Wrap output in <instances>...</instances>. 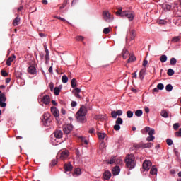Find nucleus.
<instances>
[{
  "mask_svg": "<svg viewBox=\"0 0 181 181\" xmlns=\"http://www.w3.org/2000/svg\"><path fill=\"white\" fill-rule=\"evenodd\" d=\"M170 63L171 66H175V64H176V63H177V60H176L175 58H171Z\"/></svg>",
  "mask_w": 181,
  "mask_h": 181,
  "instance_id": "37998d69",
  "label": "nucleus"
},
{
  "mask_svg": "<svg viewBox=\"0 0 181 181\" xmlns=\"http://www.w3.org/2000/svg\"><path fill=\"white\" fill-rule=\"evenodd\" d=\"M87 107L82 106L76 115V119L78 122L84 123L87 121Z\"/></svg>",
  "mask_w": 181,
  "mask_h": 181,
  "instance_id": "f03ea898",
  "label": "nucleus"
},
{
  "mask_svg": "<svg viewBox=\"0 0 181 181\" xmlns=\"http://www.w3.org/2000/svg\"><path fill=\"white\" fill-rule=\"evenodd\" d=\"M64 168L65 172H71V170H73V165H71V163H68L64 164Z\"/></svg>",
  "mask_w": 181,
  "mask_h": 181,
  "instance_id": "ddd939ff",
  "label": "nucleus"
},
{
  "mask_svg": "<svg viewBox=\"0 0 181 181\" xmlns=\"http://www.w3.org/2000/svg\"><path fill=\"white\" fill-rule=\"evenodd\" d=\"M148 135L153 136V135H155V129H151L149 132H148Z\"/></svg>",
  "mask_w": 181,
  "mask_h": 181,
  "instance_id": "6e6d98bb",
  "label": "nucleus"
},
{
  "mask_svg": "<svg viewBox=\"0 0 181 181\" xmlns=\"http://www.w3.org/2000/svg\"><path fill=\"white\" fill-rule=\"evenodd\" d=\"M117 157H112L110 161H107V163L112 165V163H117Z\"/></svg>",
  "mask_w": 181,
  "mask_h": 181,
  "instance_id": "7c9ffc66",
  "label": "nucleus"
},
{
  "mask_svg": "<svg viewBox=\"0 0 181 181\" xmlns=\"http://www.w3.org/2000/svg\"><path fill=\"white\" fill-rule=\"evenodd\" d=\"M81 91V89H80L78 88H76L73 90V93L74 94L75 97H76L77 98H81V96H80Z\"/></svg>",
  "mask_w": 181,
  "mask_h": 181,
  "instance_id": "f3484780",
  "label": "nucleus"
},
{
  "mask_svg": "<svg viewBox=\"0 0 181 181\" xmlns=\"http://www.w3.org/2000/svg\"><path fill=\"white\" fill-rule=\"evenodd\" d=\"M175 136H177L178 138L181 137V128L179 129V131L175 132Z\"/></svg>",
  "mask_w": 181,
  "mask_h": 181,
  "instance_id": "4d7b16f0",
  "label": "nucleus"
},
{
  "mask_svg": "<svg viewBox=\"0 0 181 181\" xmlns=\"http://www.w3.org/2000/svg\"><path fill=\"white\" fill-rule=\"evenodd\" d=\"M168 76H173L175 74V71L172 69H169L167 72Z\"/></svg>",
  "mask_w": 181,
  "mask_h": 181,
  "instance_id": "c03bdc74",
  "label": "nucleus"
},
{
  "mask_svg": "<svg viewBox=\"0 0 181 181\" xmlns=\"http://www.w3.org/2000/svg\"><path fill=\"white\" fill-rule=\"evenodd\" d=\"M100 151H102V152H104L105 151V143L101 142L99 146Z\"/></svg>",
  "mask_w": 181,
  "mask_h": 181,
  "instance_id": "bb28decb",
  "label": "nucleus"
},
{
  "mask_svg": "<svg viewBox=\"0 0 181 181\" xmlns=\"http://www.w3.org/2000/svg\"><path fill=\"white\" fill-rule=\"evenodd\" d=\"M111 115L112 117V118H117V115H118L119 117H121V115H122V110H119L117 111L115 110H112L111 112Z\"/></svg>",
  "mask_w": 181,
  "mask_h": 181,
  "instance_id": "9d476101",
  "label": "nucleus"
},
{
  "mask_svg": "<svg viewBox=\"0 0 181 181\" xmlns=\"http://www.w3.org/2000/svg\"><path fill=\"white\" fill-rule=\"evenodd\" d=\"M136 36V30H130L129 34V39L130 41L134 40L135 39V37Z\"/></svg>",
  "mask_w": 181,
  "mask_h": 181,
  "instance_id": "f8f14e48",
  "label": "nucleus"
},
{
  "mask_svg": "<svg viewBox=\"0 0 181 181\" xmlns=\"http://www.w3.org/2000/svg\"><path fill=\"white\" fill-rule=\"evenodd\" d=\"M60 90H62L61 87H55L54 89V94L59 95V94H60Z\"/></svg>",
  "mask_w": 181,
  "mask_h": 181,
  "instance_id": "c85d7f7f",
  "label": "nucleus"
},
{
  "mask_svg": "<svg viewBox=\"0 0 181 181\" xmlns=\"http://www.w3.org/2000/svg\"><path fill=\"white\" fill-rule=\"evenodd\" d=\"M179 40H180V37L175 36L172 39L171 42H173V43H177V42H179Z\"/></svg>",
  "mask_w": 181,
  "mask_h": 181,
  "instance_id": "e433bc0d",
  "label": "nucleus"
},
{
  "mask_svg": "<svg viewBox=\"0 0 181 181\" xmlns=\"http://www.w3.org/2000/svg\"><path fill=\"white\" fill-rule=\"evenodd\" d=\"M146 72V69H143L139 72V78L140 80H144V77H145V73Z\"/></svg>",
  "mask_w": 181,
  "mask_h": 181,
  "instance_id": "412c9836",
  "label": "nucleus"
},
{
  "mask_svg": "<svg viewBox=\"0 0 181 181\" xmlns=\"http://www.w3.org/2000/svg\"><path fill=\"white\" fill-rule=\"evenodd\" d=\"M103 18L105 21V22H107L110 23V22L112 21V16H111V13H110V11H103Z\"/></svg>",
  "mask_w": 181,
  "mask_h": 181,
  "instance_id": "39448f33",
  "label": "nucleus"
},
{
  "mask_svg": "<svg viewBox=\"0 0 181 181\" xmlns=\"http://www.w3.org/2000/svg\"><path fill=\"white\" fill-rule=\"evenodd\" d=\"M115 14L117 16H121V18L126 17L129 19V21H134V18H135V13L133 11H122V7H119L118 11H116Z\"/></svg>",
  "mask_w": 181,
  "mask_h": 181,
  "instance_id": "f257e3e1",
  "label": "nucleus"
},
{
  "mask_svg": "<svg viewBox=\"0 0 181 181\" xmlns=\"http://www.w3.org/2000/svg\"><path fill=\"white\" fill-rule=\"evenodd\" d=\"M151 166H152V163L150 160H145L143 163V169L144 170H149Z\"/></svg>",
  "mask_w": 181,
  "mask_h": 181,
  "instance_id": "1a4fd4ad",
  "label": "nucleus"
},
{
  "mask_svg": "<svg viewBox=\"0 0 181 181\" xmlns=\"http://www.w3.org/2000/svg\"><path fill=\"white\" fill-rule=\"evenodd\" d=\"M0 107H1V108H5V107H6V103L0 101Z\"/></svg>",
  "mask_w": 181,
  "mask_h": 181,
  "instance_id": "bf43d9fd",
  "label": "nucleus"
},
{
  "mask_svg": "<svg viewBox=\"0 0 181 181\" xmlns=\"http://www.w3.org/2000/svg\"><path fill=\"white\" fill-rule=\"evenodd\" d=\"M160 60L161 63H165V62L168 61V57L166 55H162L160 57Z\"/></svg>",
  "mask_w": 181,
  "mask_h": 181,
  "instance_id": "72a5a7b5",
  "label": "nucleus"
},
{
  "mask_svg": "<svg viewBox=\"0 0 181 181\" xmlns=\"http://www.w3.org/2000/svg\"><path fill=\"white\" fill-rule=\"evenodd\" d=\"M76 40H78V41H80V40H84V37H83V36H81V35H78V36H77V37H76Z\"/></svg>",
  "mask_w": 181,
  "mask_h": 181,
  "instance_id": "052dcab7",
  "label": "nucleus"
},
{
  "mask_svg": "<svg viewBox=\"0 0 181 181\" xmlns=\"http://www.w3.org/2000/svg\"><path fill=\"white\" fill-rule=\"evenodd\" d=\"M97 135H98L100 141L104 140V138H105V136H107V134L105 133L98 132Z\"/></svg>",
  "mask_w": 181,
  "mask_h": 181,
  "instance_id": "4be33fe9",
  "label": "nucleus"
},
{
  "mask_svg": "<svg viewBox=\"0 0 181 181\" xmlns=\"http://www.w3.org/2000/svg\"><path fill=\"white\" fill-rule=\"evenodd\" d=\"M165 90L167 91H172V90H173V86H172V84H168L166 86H165Z\"/></svg>",
  "mask_w": 181,
  "mask_h": 181,
  "instance_id": "ea45409f",
  "label": "nucleus"
},
{
  "mask_svg": "<svg viewBox=\"0 0 181 181\" xmlns=\"http://www.w3.org/2000/svg\"><path fill=\"white\" fill-rule=\"evenodd\" d=\"M171 8L172 6L169 4H164L163 6V9H164V11H170Z\"/></svg>",
  "mask_w": 181,
  "mask_h": 181,
  "instance_id": "473e14b6",
  "label": "nucleus"
},
{
  "mask_svg": "<svg viewBox=\"0 0 181 181\" xmlns=\"http://www.w3.org/2000/svg\"><path fill=\"white\" fill-rule=\"evenodd\" d=\"M166 142H167V145H168L169 146L173 144V141H172V139H168L166 140Z\"/></svg>",
  "mask_w": 181,
  "mask_h": 181,
  "instance_id": "864d4df0",
  "label": "nucleus"
},
{
  "mask_svg": "<svg viewBox=\"0 0 181 181\" xmlns=\"http://www.w3.org/2000/svg\"><path fill=\"white\" fill-rule=\"evenodd\" d=\"M173 127V129H175V131H177V129H179L178 123H175Z\"/></svg>",
  "mask_w": 181,
  "mask_h": 181,
  "instance_id": "13d9d810",
  "label": "nucleus"
},
{
  "mask_svg": "<svg viewBox=\"0 0 181 181\" xmlns=\"http://www.w3.org/2000/svg\"><path fill=\"white\" fill-rule=\"evenodd\" d=\"M142 114H144L142 110H138L135 112L136 117H142Z\"/></svg>",
  "mask_w": 181,
  "mask_h": 181,
  "instance_id": "2f4dec72",
  "label": "nucleus"
},
{
  "mask_svg": "<svg viewBox=\"0 0 181 181\" xmlns=\"http://www.w3.org/2000/svg\"><path fill=\"white\" fill-rule=\"evenodd\" d=\"M160 115L162 117H163V118H168V111H166L165 110H162L161 111V113H160Z\"/></svg>",
  "mask_w": 181,
  "mask_h": 181,
  "instance_id": "f704fd0d",
  "label": "nucleus"
},
{
  "mask_svg": "<svg viewBox=\"0 0 181 181\" xmlns=\"http://www.w3.org/2000/svg\"><path fill=\"white\" fill-rule=\"evenodd\" d=\"M69 155H70V153L68 151V150H63V151H61L59 158L61 160H66V159L69 158Z\"/></svg>",
  "mask_w": 181,
  "mask_h": 181,
  "instance_id": "6e6552de",
  "label": "nucleus"
},
{
  "mask_svg": "<svg viewBox=\"0 0 181 181\" xmlns=\"http://www.w3.org/2000/svg\"><path fill=\"white\" fill-rule=\"evenodd\" d=\"M110 32H111V30H110V28H105L103 29V33L105 35H108V33H110Z\"/></svg>",
  "mask_w": 181,
  "mask_h": 181,
  "instance_id": "de8ad7c7",
  "label": "nucleus"
},
{
  "mask_svg": "<svg viewBox=\"0 0 181 181\" xmlns=\"http://www.w3.org/2000/svg\"><path fill=\"white\" fill-rule=\"evenodd\" d=\"M62 83H67V81H69V78L67 77V76H66V75L62 76Z\"/></svg>",
  "mask_w": 181,
  "mask_h": 181,
  "instance_id": "58836bf2",
  "label": "nucleus"
},
{
  "mask_svg": "<svg viewBox=\"0 0 181 181\" xmlns=\"http://www.w3.org/2000/svg\"><path fill=\"white\" fill-rule=\"evenodd\" d=\"M28 71L29 74H36L37 71H36V67L35 66L31 65L28 68Z\"/></svg>",
  "mask_w": 181,
  "mask_h": 181,
  "instance_id": "4468645a",
  "label": "nucleus"
},
{
  "mask_svg": "<svg viewBox=\"0 0 181 181\" xmlns=\"http://www.w3.org/2000/svg\"><path fill=\"white\" fill-rule=\"evenodd\" d=\"M67 6V0H64V3L59 6V9H64Z\"/></svg>",
  "mask_w": 181,
  "mask_h": 181,
  "instance_id": "a18cd8bd",
  "label": "nucleus"
},
{
  "mask_svg": "<svg viewBox=\"0 0 181 181\" xmlns=\"http://www.w3.org/2000/svg\"><path fill=\"white\" fill-rule=\"evenodd\" d=\"M1 75L3 77H8V72H6V71L3 69V70L1 71Z\"/></svg>",
  "mask_w": 181,
  "mask_h": 181,
  "instance_id": "49530a36",
  "label": "nucleus"
},
{
  "mask_svg": "<svg viewBox=\"0 0 181 181\" xmlns=\"http://www.w3.org/2000/svg\"><path fill=\"white\" fill-rule=\"evenodd\" d=\"M128 54H129V52H128V50L124 49L123 52H122V57L123 59H127V57H128Z\"/></svg>",
  "mask_w": 181,
  "mask_h": 181,
  "instance_id": "cd10ccee",
  "label": "nucleus"
},
{
  "mask_svg": "<svg viewBox=\"0 0 181 181\" xmlns=\"http://www.w3.org/2000/svg\"><path fill=\"white\" fill-rule=\"evenodd\" d=\"M21 22V18L19 17H16V18L13 21V26H18Z\"/></svg>",
  "mask_w": 181,
  "mask_h": 181,
  "instance_id": "5701e85b",
  "label": "nucleus"
},
{
  "mask_svg": "<svg viewBox=\"0 0 181 181\" xmlns=\"http://www.w3.org/2000/svg\"><path fill=\"white\" fill-rule=\"evenodd\" d=\"M148 131H151V127H146L143 130H141V134H143V135H145L146 134H147V132H148Z\"/></svg>",
  "mask_w": 181,
  "mask_h": 181,
  "instance_id": "c756f323",
  "label": "nucleus"
},
{
  "mask_svg": "<svg viewBox=\"0 0 181 181\" xmlns=\"http://www.w3.org/2000/svg\"><path fill=\"white\" fill-rule=\"evenodd\" d=\"M14 59H16V56H15V54H13L12 57H8L6 62V65L11 66V64H12V62H13Z\"/></svg>",
  "mask_w": 181,
  "mask_h": 181,
  "instance_id": "6ab92c4d",
  "label": "nucleus"
},
{
  "mask_svg": "<svg viewBox=\"0 0 181 181\" xmlns=\"http://www.w3.org/2000/svg\"><path fill=\"white\" fill-rule=\"evenodd\" d=\"M147 65H148V60L144 59L143 61V66H144V67H146Z\"/></svg>",
  "mask_w": 181,
  "mask_h": 181,
  "instance_id": "69168bd1",
  "label": "nucleus"
},
{
  "mask_svg": "<svg viewBox=\"0 0 181 181\" xmlns=\"http://www.w3.org/2000/svg\"><path fill=\"white\" fill-rule=\"evenodd\" d=\"M152 145H153V144L152 143H141L139 144H136L134 146L135 148H136L137 149H139L141 148H152Z\"/></svg>",
  "mask_w": 181,
  "mask_h": 181,
  "instance_id": "423d86ee",
  "label": "nucleus"
},
{
  "mask_svg": "<svg viewBox=\"0 0 181 181\" xmlns=\"http://www.w3.org/2000/svg\"><path fill=\"white\" fill-rule=\"evenodd\" d=\"M126 114L127 118H132L134 117V112L131 110H128Z\"/></svg>",
  "mask_w": 181,
  "mask_h": 181,
  "instance_id": "4c0bfd02",
  "label": "nucleus"
},
{
  "mask_svg": "<svg viewBox=\"0 0 181 181\" xmlns=\"http://www.w3.org/2000/svg\"><path fill=\"white\" fill-rule=\"evenodd\" d=\"M42 101L43 102L44 104L47 105V104H50V96L46 95L43 96Z\"/></svg>",
  "mask_w": 181,
  "mask_h": 181,
  "instance_id": "2eb2a0df",
  "label": "nucleus"
},
{
  "mask_svg": "<svg viewBox=\"0 0 181 181\" xmlns=\"http://www.w3.org/2000/svg\"><path fill=\"white\" fill-rule=\"evenodd\" d=\"M158 23H159V25H166L168 22L165 20H158Z\"/></svg>",
  "mask_w": 181,
  "mask_h": 181,
  "instance_id": "8fccbe9b",
  "label": "nucleus"
},
{
  "mask_svg": "<svg viewBox=\"0 0 181 181\" xmlns=\"http://www.w3.org/2000/svg\"><path fill=\"white\" fill-rule=\"evenodd\" d=\"M124 122V120H122V118L118 117L115 122V123L118 125H122Z\"/></svg>",
  "mask_w": 181,
  "mask_h": 181,
  "instance_id": "c9c22d12",
  "label": "nucleus"
},
{
  "mask_svg": "<svg viewBox=\"0 0 181 181\" xmlns=\"http://www.w3.org/2000/svg\"><path fill=\"white\" fill-rule=\"evenodd\" d=\"M77 80H76V78H73L71 81V86L72 87V88H76L77 87Z\"/></svg>",
  "mask_w": 181,
  "mask_h": 181,
  "instance_id": "393cba45",
  "label": "nucleus"
},
{
  "mask_svg": "<svg viewBox=\"0 0 181 181\" xmlns=\"http://www.w3.org/2000/svg\"><path fill=\"white\" fill-rule=\"evenodd\" d=\"M49 88H50L51 91H53V88H54V85L53 84V82H51L49 83Z\"/></svg>",
  "mask_w": 181,
  "mask_h": 181,
  "instance_id": "0e129e2a",
  "label": "nucleus"
},
{
  "mask_svg": "<svg viewBox=\"0 0 181 181\" xmlns=\"http://www.w3.org/2000/svg\"><path fill=\"white\" fill-rule=\"evenodd\" d=\"M114 129L115 131H119L121 129V126H119V124H115L114 126Z\"/></svg>",
  "mask_w": 181,
  "mask_h": 181,
  "instance_id": "5fc2aeb1",
  "label": "nucleus"
},
{
  "mask_svg": "<svg viewBox=\"0 0 181 181\" xmlns=\"http://www.w3.org/2000/svg\"><path fill=\"white\" fill-rule=\"evenodd\" d=\"M74 173H75V175H77V176H80V175H81V169H80L78 168L75 169Z\"/></svg>",
  "mask_w": 181,
  "mask_h": 181,
  "instance_id": "a19ab883",
  "label": "nucleus"
},
{
  "mask_svg": "<svg viewBox=\"0 0 181 181\" xmlns=\"http://www.w3.org/2000/svg\"><path fill=\"white\" fill-rule=\"evenodd\" d=\"M51 117H52V115H50V114L48 112H45L43 114L42 121L43 125H45V127H48V125L50 124V122H52Z\"/></svg>",
  "mask_w": 181,
  "mask_h": 181,
  "instance_id": "20e7f679",
  "label": "nucleus"
},
{
  "mask_svg": "<svg viewBox=\"0 0 181 181\" xmlns=\"http://www.w3.org/2000/svg\"><path fill=\"white\" fill-rule=\"evenodd\" d=\"M45 60H46V63H47V62L50 60V57H49V53L45 54Z\"/></svg>",
  "mask_w": 181,
  "mask_h": 181,
  "instance_id": "e2e57ef3",
  "label": "nucleus"
},
{
  "mask_svg": "<svg viewBox=\"0 0 181 181\" xmlns=\"http://www.w3.org/2000/svg\"><path fill=\"white\" fill-rule=\"evenodd\" d=\"M150 174L153 176H155V175H158V169H156V167H152V168L150 170Z\"/></svg>",
  "mask_w": 181,
  "mask_h": 181,
  "instance_id": "b1692460",
  "label": "nucleus"
},
{
  "mask_svg": "<svg viewBox=\"0 0 181 181\" xmlns=\"http://www.w3.org/2000/svg\"><path fill=\"white\" fill-rule=\"evenodd\" d=\"M51 112L56 118L60 115L59 110L54 106L51 107Z\"/></svg>",
  "mask_w": 181,
  "mask_h": 181,
  "instance_id": "9b49d317",
  "label": "nucleus"
},
{
  "mask_svg": "<svg viewBox=\"0 0 181 181\" xmlns=\"http://www.w3.org/2000/svg\"><path fill=\"white\" fill-rule=\"evenodd\" d=\"M103 179L105 180H110L111 179V172L110 171H105L103 173Z\"/></svg>",
  "mask_w": 181,
  "mask_h": 181,
  "instance_id": "aec40b11",
  "label": "nucleus"
},
{
  "mask_svg": "<svg viewBox=\"0 0 181 181\" xmlns=\"http://www.w3.org/2000/svg\"><path fill=\"white\" fill-rule=\"evenodd\" d=\"M153 139H155V136H149L146 138V141H148V142H151L153 141Z\"/></svg>",
  "mask_w": 181,
  "mask_h": 181,
  "instance_id": "603ef678",
  "label": "nucleus"
},
{
  "mask_svg": "<svg viewBox=\"0 0 181 181\" xmlns=\"http://www.w3.org/2000/svg\"><path fill=\"white\" fill-rule=\"evenodd\" d=\"M94 128H90V129H89V131H88V132H89V134H94Z\"/></svg>",
  "mask_w": 181,
  "mask_h": 181,
  "instance_id": "774afa93",
  "label": "nucleus"
},
{
  "mask_svg": "<svg viewBox=\"0 0 181 181\" xmlns=\"http://www.w3.org/2000/svg\"><path fill=\"white\" fill-rule=\"evenodd\" d=\"M157 88L158 90H163L165 88V86L163 85V83H158L157 85Z\"/></svg>",
  "mask_w": 181,
  "mask_h": 181,
  "instance_id": "09e8293b",
  "label": "nucleus"
},
{
  "mask_svg": "<svg viewBox=\"0 0 181 181\" xmlns=\"http://www.w3.org/2000/svg\"><path fill=\"white\" fill-rule=\"evenodd\" d=\"M120 169L119 166H115L112 170V173L114 175V176H117V175H119Z\"/></svg>",
  "mask_w": 181,
  "mask_h": 181,
  "instance_id": "dca6fc26",
  "label": "nucleus"
},
{
  "mask_svg": "<svg viewBox=\"0 0 181 181\" xmlns=\"http://www.w3.org/2000/svg\"><path fill=\"white\" fill-rule=\"evenodd\" d=\"M16 77L17 78H22V72H21V71H17V72L16 73Z\"/></svg>",
  "mask_w": 181,
  "mask_h": 181,
  "instance_id": "3c124183",
  "label": "nucleus"
},
{
  "mask_svg": "<svg viewBox=\"0 0 181 181\" xmlns=\"http://www.w3.org/2000/svg\"><path fill=\"white\" fill-rule=\"evenodd\" d=\"M56 165H57V160H52L51 163V166H56Z\"/></svg>",
  "mask_w": 181,
  "mask_h": 181,
  "instance_id": "680f3d73",
  "label": "nucleus"
},
{
  "mask_svg": "<svg viewBox=\"0 0 181 181\" xmlns=\"http://www.w3.org/2000/svg\"><path fill=\"white\" fill-rule=\"evenodd\" d=\"M124 162L128 169H134V168H135L136 165V161L135 160V156L134 154H128L127 156H126Z\"/></svg>",
  "mask_w": 181,
  "mask_h": 181,
  "instance_id": "7ed1b4c3",
  "label": "nucleus"
},
{
  "mask_svg": "<svg viewBox=\"0 0 181 181\" xmlns=\"http://www.w3.org/2000/svg\"><path fill=\"white\" fill-rule=\"evenodd\" d=\"M135 60H136V57L134 55H131L128 59L127 63H132L133 62H135Z\"/></svg>",
  "mask_w": 181,
  "mask_h": 181,
  "instance_id": "a878e982",
  "label": "nucleus"
},
{
  "mask_svg": "<svg viewBox=\"0 0 181 181\" xmlns=\"http://www.w3.org/2000/svg\"><path fill=\"white\" fill-rule=\"evenodd\" d=\"M0 101H2V102L6 101V96H5V94L1 93L0 95Z\"/></svg>",
  "mask_w": 181,
  "mask_h": 181,
  "instance_id": "79ce46f5",
  "label": "nucleus"
},
{
  "mask_svg": "<svg viewBox=\"0 0 181 181\" xmlns=\"http://www.w3.org/2000/svg\"><path fill=\"white\" fill-rule=\"evenodd\" d=\"M62 128L64 134H70V132L73 131V125L71 124H64Z\"/></svg>",
  "mask_w": 181,
  "mask_h": 181,
  "instance_id": "0eeeda50",
  "label": "nucleus"
},
{
  "mask_svg": "<svg viewBox=\"0 0 181 181\" xmlns=\"http://www.w3.org/2000/svg\"><path fill=\"white\" fill-rule=\"evenodd\" d=\"M54 134L55 138H57L58 139H60V138L63 137V132H62V130H57Z\"/></svg>",
  "mask_w": 181,
  "mask_h": 181,
  "instance_id": "a211bd4d",
  "label": "nucleus"
},
{
  "mask_svg": "<svg viewBox=\"0 0 181 181\" xmlns=\"http://www.w3.org/2000/svg\"><path fill=\"white\" fill-rule=\"evenodd\" d=\"M71 107H77V102L72 101L71 103Z\"/></svg>",
  "mask_w": 181,
  "mask_h": 181,
  "instance_id": "338daca9",
  "label": "nucleus"
}]
</instances>
